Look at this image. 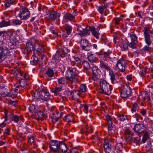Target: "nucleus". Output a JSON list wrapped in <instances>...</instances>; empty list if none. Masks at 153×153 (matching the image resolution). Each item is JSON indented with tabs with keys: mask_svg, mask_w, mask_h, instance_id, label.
Segmentation results:
<instances>
[{
	"mask_svg": "<svg viewBox=\"0 0 153 153\" xmlns=\"http://www.w3.org/2000/svg\"><path fill=\"white\" fill-rule=\"evenodd\" d=\"M92 79L94 81H97L100 76V70L97 67L94 66L92 68Z\"/></svg>",
	"mask_w": 153,
	"mask_h": 153,
	"instance_id": "4468645a",
	"label": "nucleus"
},
{
	"mask_svg": "<svg viewBox=\"0 0 153 153\" xmlns=\"http://www.w3.org/2000/svg\"><path fill=\"white\" fill-rule=\"evenodd\" d=\"M69 153H79V152L76 148H74L70 149Z\"/></svg>",
	"mask_w": 153,
	"mask_h": 153,
	"instance_id": "774afa93",
	"label": "nucleus"
},
{
	"mask_svg": "<svg viewBox=\"0 0 153 153\" xmlns=\"http://www.w3.org/2000/svg\"><path fill=\"white\" fill-rule=\"evenodd\" d=\"M28 141L30 143L32 144L34 142V138L32 136H30L28 137Z\"/></svg>",
	"mask_w": 153,
	"mask_h": 153,
	"instance_id": "680f3d73",
	"label": "nucleus"
},
{
	"mask_svg": "<svg viewBox=\"0 0 153 153\" xmlns=\"http://www.w3.org/2000/svg\"><path fill=\"white\" fill-rule=\"evenodd\" d=\"M108 6L107 4H105L104 5L99 6L97 9L98 12L101 15L104 13L105 15H106V9L108 7Z\"/></svg>",
	"mask_w": 153,
	"mask_h": 153,
	"instance_id": "393cba45",
	"label": "nucleus"
},
{
	"mask_svg": "<svg viewBox=\"0 0 153 153\" xmlns=\"http://www.w3.org/2000/svg\"><path fill=\"white\" fill-rule=\"evenodd\" d=\"M39 97L44 101H48L50 103L52 102L50 99V96L47 90H41L39 92Z\"/></svg>",
	"mask_w": 153,
	"mask_h": 153,
	"instance_id": "ddd939ff",
	"label": "nucleus"
},
{
	"mask_svg": "<svg viewBox=\"0 0 153 153\" xmlns=\"http://www.w3.org/2000/svg\"><path fill=\"white\" fill-rule=\"evenodd\" d=\"M91 26L86 27L82 30H79L78 34L81 37L86 36L90 35Z\"/></svg>",
	"mask_w": 153,
	"mask_h": 153,
	"instance_id": "4be33fe9",
	"label": "nucleus"
},
{
	"mask_svg": "<svg viewBox=\"0 0 153 153\" xmlns=\"http://www.w3.org/2000/svg\"><path fill=\"white\" fill-rule=\"evenodd\" d=\"M70 52V50L66 47H62L59 49L56 52V54L62 57H64L67 55V54Z\"/></svg>",
	"mask_w": 153,
	"mask_h": 153,
	"instance_id": "6ab92c4d",
	"label": "nucleus"
},
{
	"mask_svg": "<svg viewBox=\"0 0 153 153\" xmlns=\"http://www.w3.org/2000/svg\"><path fill=\"white\" fill-rule=\"evenodd\" d=\"M12 22L13 25H20L22 22L19 19H14L12 20Z\"/></svg>",
	"mask_w": 153,
	"mask_h": 153,
	"instance_id": "603ef678",
	"label": "nucleus"
},
{
	"mask_svg": "<svg viewBox=\"0 0 153 153\" xmlns=\"http://www.w3.org/2000/svg\"><path fill=\"white\" fill-rule=\"evenodd\" d=\"M123 149V144L121 143H117L116 144L114 153H121V152Z\"/></svg>",
	"mask_w": 153,
	"mask_h": 153,
	"instance_id": "c85d7f7f",
	"label": "nucleus"
},
{
	"mask_svg": "<svg viewBox=\"0 0 153 153\" xmlns=\"http://www.w3.org/2000/svg\"><path fill=\"white\" fill-rule=\"evenodd\" d=\"M133 129L137 133L141 134L145 131V127L143 124L138 123L135 125Z\"/></svg>",
	"mask_w": 153,
	"mask_h": 153,
	"instance_id": "aec40b11",
	"label": "nucleus"
},
{
	"mask_svg": "<svg viewBox=\"0 0 153 153\" xmlns=\"http://www.w3.org/2000/svg\"><path fill=\"white\" fill-rule=\"evenodd\" d=\"M74 119V117L72 115L69 114L65 116L64 118V120L68 122H71L73 121Z\"/></svg>",
	"mask_w": 153,
	"mask_h": 153,
	"instance_id": "37998d69",
	"label": "nucleus"
},
{
	"mask_svg": "<svg viewBox=\"0 0 153 153\" xmlns=\"http://www.w3.org/2000/svg\"><path fill=\"white\" fill-rule=\"evenodd\" d=\"M97 29L94 27L91 26V32L93 36L97 39H98L100 35V33L97 31Z\"/></svg>",
	"mask_w": 153,
	"mask_h": 153,
	"instance_id": "473e14b6",
	"label": "nucleus"
},
{
	"mask_svg": "<svg viewBox=\"0 0 153 153\" xmlns=\"http://www.w3.org/2000/svg\"><path fill=\"white\" fill-rule=\"evenodd\" d=\"M149 45H147L145 46L143 48V49L145 51H149V53L151 52V48L149 47Z\"/></svg>",
	"mask_w": 153,
	"mask_h": 153,
	"instance_id": "69168bd1",
	"label": "nucleus"
},
{
	"mask_svg": "<svg viewBox=\"0 0 153 153\" xmlns=\"http://www.w3.org/2000/svg\"><path fill=\"white\" fill-rule=\"evenodd\" d=\"M37 106L33 105H31L29 108V109L30 112L32 113L36 112L37 110Z\"/></svg>",
	"mask_w": 153,
	"mask_h": 153,
	"instance_id": "09e8293b",
	"label": "nucleus"
},
{
	"mask_svg": "<svg viewBox=\"0 0 153 153\" xmlns=\"http://www.w3.org/2000/svg\"><path fill=\"white\" fill-rule=\"evenodd\" d=\"M60 141L56 140H52L50 143L49 148L50 149V152L48 153H51V152L56 153L59 151V147L60 145Z\"/></svg>",
	"mask_w": 153,
	"mask_h": 153,
	"instance_id": "9d476101",
	"label": "nucleus"
},
{
	"mask_svg": "<svg viewBox=\"0 0 153 153\" xmlns=\"http://www.w3.org/2000/svg\"><path fill=\"white\" fill-rule=\"evenodd\" d=\"M103 145L105 152L109 153L111 151L112 145L108 143V141L107 139L104 140Z\"/></svg>",
	"mask_w": 153,
	"mask_h": 153,
	"instance_id": "412c9836",
	"label": "nucleus"
},
{
	"mask_svg": "<svg viewBox=\"0 0 153 153\" xmlns=\"http://www.w3.org/2000/svg\"><path fill=\"white\" fill-rule=\"evenodd\" d=\"M110 136L111 137L109 139H107L108 141V143L110 144V143H113L115 142L116 141V136H112V137H111V136Z\"/></svg>",
	"mask_w": 153,
	"mask_h": 153,
	"instance_id": "052dcab7",
	"label": "nucleus"
},
{
	"mask_svg": "<svg viewBox=\"0 0 153 153\" xmlns=\"http://www.w3.org/2000/svg\"><path fill=\"white\" fill-rule=\"evenodd\" d=\"M19 83L21 88H25L27 85V83L25 80L22 79H21L19 80Z\"/></svg>",
	"mask_w": 153,
	"mask_h": 153,
	"instance_id": "49530a36",
	"label": "nucleus"
},
{
	"mask_svg": "<svg viewBox=\"0 0 153 153\" xmlns=\"http://www.w3.org/2000/svg\"><path fill=\"white\" fill-rule=\"evenodd\" d=\"M46 75L48 77H52L53 76L54 73L52 69L48 68L45 73Z\"/></svg>",
	"mask_w": 153,
	"mask_h": 153,
	"instance_id": "c9c22d12",
	"label": "nucleus"
},
{
	"mask_svg": "<svg viewBox=\"0 0 153 153\" xmlns=\"http://www.w3.org/2000/svg\"><path fill=\"white\" fill-rule=\"evenodd\" d=\"M38 57L36 56L35 53L34 52L31 59V64L33 65H36L38 63Z\"/></svg>",
	"mask_w": 153,
	"mask_h": 153,
	"instance_id": "2f4dec72",
	"label": "nucleus"
},
{
	"mask_svg": "<svg viewBox=\"0 0 153 153\" xmlns=\"http://www.w3.org/2000/svg\"><path fill=\"white\" fill-rule=\"evenodd\" d=\"M82 64L83 65V68L85 70H91V68L89 63L86 61H82Z\"/></svg>",
	"mask_w": 153,
	"mask_h": 153,
	"instance_id": "58836bf2",
	"label": "nucleus"
},
{
	"mask_svg": "<svg viewBox=\"0 0 153 153\" xmlns=\"http://www.w3.org/2000/svg\"><path fill=\"white\" fill-rule=\"evenodd\" d=\"M1 36L4 39L9 40V46L11 48H16L19 46L18 42L13 36V32L12 31L8 30L0 31V36Z\"/></svg>",
	"mask_w": 153,
	"mask_h": 153,
	"instance_id": "f257e3e1",
	"label": "nucleus"
},
{
	"mask_svg": "<svg viewBox=\"0 0 153 153\" xmlns=\"http://www.w3.org/2000/svg\"><path fill=\"white\" fill-rule=\"evenodd\" d=\"M126 62L122 59H119L115 65V69L120 72H123L125 71Z\"/></svg>",
	"mask_w": 153,
	"mask_h": 153,
	"instance_id": "f8f14e48",
	"label": "nucleus"
},
{
	"mask_svg": "<svg viewBox=\"0 0 153 153\" xmlns=\"http://www.w3.org/2000/svg\"><path fill=\"white\" fill-rule=\"evenodd\" d=\"M100 66L101 68H103L109 72H110L111 71H113L111 70L108 66L102 60H101L100 62Z\"/></svg>",
	"mask_w": 153,
	"mask_h": 153,
	"instance_id": "72a5a7b5",
	"label": "nucleus"
},
{
	"mask_svg": "<svg viewBox=\"0 0 153 153\" xmlns=\"http://www.w3.org/2000/svg\"><path fill=\"white\" fill-rule=\"evenodd\" d=\"M128 45L132 49H135L137 47L136 43L134 42H130L128 44Z\"/></svg>",
	"mask_w": 153,
	"mask_h": 153,
	"instance_id": "bf43d9fd",
	"label": "nucleus"
},
{
	"mask_svg": "<svg viewBox=\"0 0 153 153\" xmlns=\"http://www.w3.org/2000/svg\"><path fill=\"white\" fill-rule=\"evenodd\" d=\"M123 129L124 131V135H130L131 134V132L128 128L124 127L123 128Z\"/></svg>",
	"mask_w": 153,
	"mask_h": 153,
	"instance_id": "8fccbe9b",
	"label": "nucleus"
},
{
	"mask_svg": "<svg viewBox=\"0 0 153 153\" xmlns=\"http://www.w3.org/2000/svg\"><path fill=\"white\" fill-rule=\"evenodd\" d=\"M73 58L74 60L77 62V64H79L81 63L82 61L79 58L76 56H73Z\"/></svg>",
	"mask_w": 153,
	"mask_h": 153,
	"instance_id": "e2e57ef3",
	"label": "nucleus"
},
{
	"mask_svg": "<svg viewBox=\"0 0 153 153\" xmlns=\"http://www.w3.org/2000/svg\"><path fill=\"white\" fill-rule=\"evenodd\" d=\"M65 77H61L57 79V83L59 86L62 87L65 85Z\"/></svg>",
	"mask_w": 153,
	"mask_h": 153,
	"instance_id": "e433bc0d",
	"label": "nucleus"
},
{
	"mask_svg": "<svg viewBox=\"0 0 153 153\" xmlns=\"http://www.w3.org/2000/svg\"><path fill=\"white\" fill-rule=\"evenodd\" d=\"M3 42L0 41V63L4 59L5 56H9L12 54V52L7 48H3Z\"/></svg>",
	"mask_w": 153,
	"mask_h": 153,
	"instance_id": "6e6552de",
	"label": "nucleus"
},
{
	"mask_svg": "<svg viewBox=\"0 0 153 153\" xmlns=\"http://www.w3.org/2000/svg\"><path fill=\"white\" fill-rule=\"evenodd\" d=\"M130 37L132 41L135 42L137 41V37L134 33H131L129 34Z\"/></svg>",
	"mask_w": 153,
	"mask_h": 153,
	"instance_id": "3c124183",
	"label": "nucleus"
},
{
	"mask_svg": "<svg viewBox=\"0 0 153 153\" xmlns=\"http://www.w3.org/2000/svg\"><path fill=\"white\" fill-rule=\"evenodd\" d=\"M149 138H150V136L149 133L147 131L145 132L143 137L142 142L143 143H146Z\"/></svg>",
	"mask_w": 153,
	"mask_h": 153,
	"instance_id": "ea45409f",
	"label": "nucleus"
},
{
	"mask_svg": "<svg viewBox=\"0 0 153 153\" xmlns=\"http://www.w3.org/2000/svg\"><path fill=\"white\" fill-rule=\"evenodd\" d=\"M135 117L136 118V120L138 122H140V120H142V117L140 115L137 113H136L135 114Z\"/></svg>",
	"mask_w": 153,
	"mask_h": 153,
	"instance_id": "0e129e2a",
	"label": "nucleus"
},
{
	"mask_svg": "<svg viewBox=\"0 0 153 153\" xmlns=\"http://www.w3.org/2000/svg\"><path fill=\"white\" fill-rule=\"evenodd\" d=\"M139 108L140 106L138 103L135 102L132 105V107L131 109V111L132 113L135 112Z\"/></svg>",
	"mask_w": 153,
	"mask_h": 153,
	"instance_id": "a18cd8bd",
	"label": "nucleus"
},
{
	"mask_svg": "<svg viewBox=\"0 0 153 153\" xmlns=\"http://www.w3.org/2000/svg\"><path fill=\"white\" fill-rule=\"evenodd\" d=\"M111 53V51L108 50L107 51H105L102 54L103 60L105 61L108 60L111 58L110 55Z\"/></svg>",
	"mask_w": 153,
	"mask_h": 153,
	"instance_id": "f704fd0d",
	"label": "nucleus"
},
{
	"mask_svg": "<svg viewBox=\"0 0 153 153\" xmlns=\"http://www.w3.org/2000/svg\"><path fill=\"white\" fill-rule=\"evenodd\" d=\"M89 61L91 63L96 62V58L95 55L93 54H90L88 56Z\"/></svg>",
	"mask_w": 153,
	"mask_h": 153,
	"instance_id": "79ce46f5",
	"label": "nucleus"
},
{
	"mask_svg": "<svg viewBox=\"0 0 153 153\" xmlns=\"http://www.w3.org/2000/svg\"><path fill=\"white\" fill-rule=\"evenodd\" d=\"M76 10H74L72 13H66L63 16V19L66 22L68 21L72 22L75 19L77 15Z\"/></svg>",
	"mask_w": 153,
	"mask_h": 153,
	"instance_id": "dca6fc26",
	"label": "nucleus"
},
{
	"mask_svg": "<svg viewBox=\"0 0 153 153\" xmlns=\"http://www.w3.org/2000/svg\"><path fill=\"white\" fill-rule=\"evenodd\" d=\"M51 116L52 120V123L53 124L57 122L59 119L52 114H51Z\"/></svg>",
	"mask_w": 153,
	"mask_h": 153,
	"instance_id": "5fc2aeb1",
	"label": "nucleus"
},
{
	"mask_svg": "<svg viewBox=\"0 0 153 153\" xmlns=\"http://www.w3.org/2000/svg\"><path fill=\"white\" fill-rule=\"evenodd\" d=\"M13 95L7 89L4 87L0 88V97L4 98L9 97L12 98Z\"/></svg>",
	"mask_w": 153,
	"mask_h": 153,
	"instance_id": "f3484780",
	"label": "nucleus"
},
{
	"mask_svg": "<svg viewBox=\"0 0 153 153\" xmlns=\"http://www.w3.org/2000/svg\"><path fill=\"white\" fill-rule=\"evenodd\" d=\"M140 137L139 135H137L136 137L133 138V141L134 143L137 144L140 143Z\"/></svg>",
	"mask_w": 153,
	"mask_h": 153,
	"instance_id": "6e6d98bb",
	"label": "nucleus"
},
{
	"mask_svg": "<svg viewBox=\"0 0 153 153\" xmlns=\"http://www.w3.org/2000/svg\"><path fill=\"white\" fill-rule=\"evenodd\" d=\"M49 30L53 34V36L54 37H56L57 36L58 33L55 29H53V28H52V27H49Z\"/></svg>",
	"mask_w": 153,
	"mask_h": 153,
	"instance_id": "4d7b16f0",
	"label": "nucleus"
},
{
	"mask_svg": "<svg viewBox=\"0 0 153 153\" xmlns=\"http://www.w3.org/2000/svg\"><path fill=\"white\" fill-rule=\"evenodd\" d=\"M134 76H132L131 74L127 75L126 79L128 81H131L133 78H134Z\"/></svg>",
	"mask_w": 153,
	"mask_h": 153,
	"instance_id": "338daca9",
	"label": "nucleus"
},
{
	"mask_svg": "<svg viewBox=\"0 0 153 153\" xmlns=\"http://www.w3.org/2000/svg\"><path fill=\"white\" fill-rule=\"evenodd\" d=\"M128 41L122 40L119 44V46L122 51H125L128 48Z\"/></svg>",
	"mask_w": 153,
	"mask_h": 153,
	"instance_id": "a878e982",
	"label": "nucleus"
},
{
	"mask_svg": "<svg viewBox=\"0 0 153 153\" xmlns=\"http://www.w3.org/2000/svg\"><path fill=\"white\" fill-rule=\"evenodd\" d=\"M59 150H61L62 153H65L68 150L67 145L63 141H60Z\"/></svg>",
	"mask_w": 153,
	"mask_h": 153,
	"instance_id": "bb28decb",
	"label": "nucleus"
},
{
	"mask_svg": "<svg viewBox=\"0 0 153 153\" xmlns=\"http://www.w3.org/2000/svg\"><path fill=\"white\" fill-rule=\"evenodd\" d=\"M48 15V16L46 17L45 19L49 22L54 21L60 16L59 13L54 10L51 11Z\"/></svg>",
	"mask_w": 153,
	"mask_h": 153,
	"instance_id": "9b49d317",
	"label": "nucleus"
},
{
	"mask_svg": "<svg viewBox=\"0 0 153 153\" xmlns=\"http://www.w3.org/2000/svg\"><path fill=\"white\" fill-rule=\"evenodd\" d=\"M86 89L85 84H82L80 85L79 90L77 91L75 89L72 90L71 92V94L72 95V97L74 100L79 102V100L77 97H83L86 91Z\"/></svg>",
	"mask_w": 153,
	"mask_h": 153,
	"instance_id": "7ed1b4c3",
	"label": "nucleus"
},
{
	"mask_svg": "<svg viewBox=\"0 0 153 153\" xmlns=\"http://www.w3.org/2000/svg\"><path fill=\"white\" fill-rule=\"evenodd\" d=\"M39 41L35 43L36 44V46H38V47L36 49V53L38 55L40 56L41 55H43L45 51V50L43 46L40 45L39 43Z\"/></svg>",
	"mask_w": 153,
	"mask_h": 153,
	"instance_id": "b1692460",
	"label": "nucleus"
},
{
	"mask_svg": "<svg viewBox=\"0 0 153 153\" xmlns=\"http://www.w3.org/2000/svg\"><path fill=\"white\" fill-rule=\"evenodd\" d=\"M64 27L66 34L68 35H70L73 30V27L71 25L66 24L65 25Z\"/></svg>",
	"mask_w": 153,
	"mask_h": 153,
	"instance_id": "7c9ffc66",
	"label": "nucleus"
},
{
	"mask_svg": "<svg viewBox=\"0 0 153 153\" xmlns=\"http://www.w3.org/2000/svg\"><path fill=\"white\" fill-rule=\"evenodd\" d=\"M11 25V22L10 21H6L2 20L0 22V28L7 27Z\"/></svg>",
	"mask_w": 153,
	"mask_h": 153,
	"instance_id": "4c0bfd02",
	"label": "nucleus"
},
{
	"mask_svg": "<svg viewBox=\"0 0 153 153\" xmlns=\"http://www.w3.org/2000/svg\"><path fill=\"white\" fill-rule=\"evenodd\" d=\"M38 40L34 39H30L26 44V46L23 50V53L27 55L30 53L32 51L33 53L35 52V48L36 44L35 43L37 42Z\"/></svg>",
	"mask_w": 153,
	"mask_h": 153,
	"instance_id": "0eeeda50",
	"label": "nucleus"
},
{
	"mask_svg": "<svg viewBox=\"0 0 153 153\" xmlns=\"http://www.w3.org/2000/svg\"><path fill=\"white\" fill-rule=\"evenodd\" d=\"M30 16V13L27 8L22 7L18 15L19 18L22 20H26Z\"/></svg>",
	"mask_w": 153,
	"mask_h": 153,
	"instance_id": "1a4fd4ad",
	"label": "nucleus"
},
{
	"mask_svg": "<svg viewBox=\"0 0 153 153\" xmlns=\"http://www.w3.org/2000/svg\"><path fill=\"white\" fill-rule=\"evenodd\" d=\"M108 134L110 136H116V133L117 132V128L116 126L113 125L108 126Z\"/></svg>",
	"mask_w": 153,
	"mask_h": 153,
	"instance_id": "5701e85b",
	"label": "nucleus"
},
{
	"mask_svg": "<svg viewBox=\"0 0 153 153\" xmlns=\"http://www.w3.org/2000/svg\"><path fill=\"white\" fill-rule=\"evenodd\" d=\"M118 88L121 91L120 96L122 98L126 100L131 96V89L128 85L126 84H121Z\"/></svg>",
	"mask_w": 153,
	"mask_h": 153,
	"instance_id": "39448f33",
	"label": "nucleus"
},
{
	"mask_svg": "<svg viewBox=\"0 0 153 153\" xmlns=\"http://www.w3.org/2000/svg\"><path fill=\"white\" fill-rule=\"evenodd\" d=\"M36 114L35 115V119L37 120H42L44 117V112L40 110L37 111L35 112Z\"/></svg>",
	"mask_w": 153,
	"mask_h": 153,
	"instance_id": "cd10ccee",
	"label": "nucleus"
},
{
	"mask_svg": "<svg viewBox=\"0 0 153 153\" xmlns=\"http://www.w3.org/2000/svg\"><path fill=\"white\" fill-rule=\"evenodd\" d=\"M109 75L110 77V79L112 84H117L120 86L121 85V84H122L120 80L119 79L117 80L116 79L115 74L113 71H111L110 72H109Z\"/></svg>",
	"mask_w": 153,
	"mask_h": 153,
	"instance_id": "a211bd4d",
	"label": "nucleus"
},
{
	"mask_svg": "<svg viewBox=\"0 0 153 153\" xmlns=\"http://www.w3.org/2000/svg\"><path fill=\"white\" fill-rule=\"evenodd\" d=\"M80 46L82 51H88L90 50V47L92 46L91 43L86 39H82L80 40Z\"/></svg>",
	"mask_w": 153,
	"mask_h": 153,
	"instance_id": "2eb2a0df",
	"label": "nucleus"
},
{
	"mask_svg": "<svg viewBox=\"0 0 153 153\" xmlns=\"http://www.w3.org/2000/svg\"><path fill=\"white\" fill-rule=\"evenodd\" d=\"M118 118L119 120L124 121L127 118V117L126 115L123 114L118 116Z\"/></svg>",
	"mask_w": 153,
	"mask_h": 153,
	"instance_id": "13d9d810",
	"label": "nucleus"
},
{
	"mask_svg": "<svg viewBox=\"0 0 153 153\" xmlns=\"http://www.w3.org/2000/svg\"><path fill=\"white\" fill-rule=\"evenodd\" d=\"M79 71L76 68L68 67L66 71L65 78L71 82L77 81Z\"/></svg>",
	"mask_w": 153,
	"mask_h": 153,
	"instance_id": "f03ea898",
	"label": "nucleus"
},
{
	"mask_svg": "<svg viewBox=\"0 0 153 153\" xmlns=\"http://www.w3.org/2000/svg\"><path fill=\"white\" fill-rule=\"evenodd\" d=\"M143 31L144 42L146 45H150L153 41V29L151 30L149 27H145Z\"/></svg>",
	"mask_w": 153,
	"mask_h": 153,
	"instance_id": "423d86ee",
	"label": "nucleus"
},
{
	"mask_svg": "<svg viewBox=\"0 0 153 153\" xmlns=\"http://www.w3.org/2000/svg\"><path fill=\"white\" fill-rule=\"evenodd\" d=\"M121 20V18L119 17L114 18L113 21L115 25H118L120 24V22Z\"/></svg>",
	"mask_w": 153,
	"mask_h": 153,
	"instance_id": "864d4df0",
	"label": "nucleus"
},
{
	"mask_svg": "<svg viewBox=\"0 0 153 153\" xmlns=\"http://www.w3.org/2000/svg\"><path fill=\"white\" fill-rule=\"evenodd\" d=\"M10 118L12 121L17 123L20 120H22V117L21 116H19L16 114H12L10 116Z\"/></svg>",
	"mask_w": 153,
	"mask_h": 153,
	"instance_id": "c756f323",
	"label": "nucleus"
},
{
	"mask_svg": "<svg viewBox=\"0 0 153 153\" xmlns=\"http://www.w3.org/2000/svg\"><path fill=\"white\" fill-rule=\"evenodd\" d=\"M62 90V87L60 86L59 87H55L53 92L55 94L58 95L59 94V92Z\"/></svg>",
	"mask_w": 153,
	"mask_h": 153,
	"instance_id": "de8ad7c7",
	"label": "nucleus"
},
{
	"mask_svg": "<svg viewBox=\"0 0 153 153\" xmlns=\"http://www.w3.org/2000/svg\"><path fill=\"white\" fill-rule=\"evenodd\" d=\"M99 91L101 94L109 95L111 93V86L105 80L101 79L99 83Z\"/></svg>",
	"mask_w": 153,
	"mask_h": 153,
	"instance_id": "20e7f679",
	"label": "nucleus"
},
{
	"mask_svg": "<svg viewBox=\"0 0 153 153\" xmlns=\"http://www.w3.org/2000/svg\"><path fill=\"white\" fill-rule=\"evenodd\" d=\"M105 120L107 122L108 126L113 125V119L111 116L109 115H106L105 116Z\"/></svg>",
	"mask_w": 153,
	"mask_h": 153,
	"instance_id": "a19ab883",
	"label": "nucleus"
},
{
	"mask_svg": "<svg viewBox=\"0 0 153 153\" xmlns=\"http://www.w3.org/2000/svg\"><path fill=\"white\" fill-rule=\"evenodd\" d=\"M18 1V0H9L7 3H5V5L6 7H10L11 4H15Z\"/></svg>",
	"mask_w": 153,
	"mask_h": 153,
	"instance_id": "c03bdc74",
	"label": "nucleus"
}]
</instances>
